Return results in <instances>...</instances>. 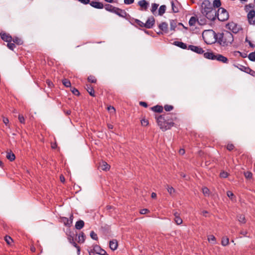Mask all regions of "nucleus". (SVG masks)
Returning <instances> with one entry per match:
<instances>
[{"label": "nucleus", "mask_w": 255, "mask_h": 255, "mask_svg": "<svg viewBox=\"0 0 255 255\" xmlns=\"http://www.w3.org/2000/svg\"><path fill=\"white\" fill-rule=\"evenodd\" d=\"M241 67L240 68V69L241 70L243 71H245V72H246L247 73H248L249 71H251V70L249 68L243 66H241Z\"/></svg>", "instance_id": "nucleus-51"}, {"label": "nucleus", "mask_w": 255, "mask_h": 255, "mask_svg": "<svg viewBox=\"0 0 255 255\" xmlns=\"http://www.w3.org/2000/svg\"><path fill=\"white\" fill-rule=\"evenodd\" d=\"M71 92H72V93L75 95H77V96H78L80 94V93L79 92V91L75 88H73L72 89H71Z\"/></svg>", "instance_id": "nucleus-53"}, {"label": "nucleus", "mask_w": 255, "mask_h": 255, "mask_svg": "<svg viewBox=\"0 0 255 255\" xmlns=\"http://www.w3.org/2000/svg\"><path fill=\"white\" fill-rule=\"evenodd\" d=\"M221 5V2L220 0H214L213 3V6L214 7V8H218Z\"/></svg>", "instance_id": "nucleus-33"}, {"label": "nucleus", "mask_w": 255, "mask_h": 255, "mask_svg": "<svg viewBox=\"0 0 255 255\" xmlns=\"http://www.w3.org/2000/svg\"><path fill=\"white\" fill-rule=\"evenodd\" d=\"M220 177L222 178H226L228 176V174L227 172L225 171H222L220 173Z\"/></svg>", "instance_id": "nucleus-55"}, {"label": "nucleus", "mask_w": 255, "mask_h": 255, "mask_svg": "<svg viewBox=\"0 0 255 255\" xmlns=\"http://www.w3.org/2000/svg\"><path fill=\"white\" fill-rule=\"evenodd\" d=\"M215 60H217L222 62L224 63H228V61H229V60L227 57H226L221 54H216L215 55Z\"/></svg>", "instance_id": "nucleus-9"}, {"label": "nucleus", "mask_w": 255, "mask_h": 255, "mask_svg": "<svg viewBox=\"0 0 255 255\" xmlns=\"http://www.w3.org/2000/svg\"><path fill=\"white\" fill-rule=\"evenodd\" d=\"M7 46L9 49L11 50H13L15 47V44L13 43H11V42L7 43Z\"/></svg>", "instance_id": "nucleus-46"}, {"label": "nucleus", "mask_w": 255, "mask_h": 255, "mask_svg": "<svg viewBox=\"0 0 255 255\" xmlns=\"http://www.w3.org/2000/svg\"><path fill=\"white\" fill-rule=\"evenodd\" d=\"M237 220L241 223L245 224L246 223V219L245 216L243 215H238Z\"/></svg>", "instance_id": "nucleus-26"}, {"label": "nucleus", "mask_w": 255, "mask_h": 255, "mask_svg": "<svg viewBox=\"0 0 255 255\" xmlns=\"http://www.w3.org/2000/svg\"><path fill=\"white\" fill-rule=\"evenodd\" d=\"M159 5L158 4H157V3H152L151 4V12L154 15H156L157 12H156V10L158 7Z\"/></svg>", "instance_id": "nucleus-27"}, {"label": "nucleus", "mask_w": 255, "mask_h": 255, "mask_svg": "<svg viewBox=\"0 0 255 255\" xmlns=\"http://www.w3.org/2000/svg\"><path fill=\"white\" fill-rule=\"evenodd\" d=\"M227 27L234 33H238L240 29L239 25L234 22L229 23L227 24Z\"/></svg>", "instance_id": "nucleus-6"}, {"label": "nucleus", "mask_w": 255, "mask_h": 255, "mask_svg": "<svg viewBox=\"0 0 255 255\" xmlns=\"http://www.w3.org/2000/svg\"><path fill=\"white\" fill-rule=\"evenodd\" d=\"M18 120L21 123H24V118L23 116L19 115L18 116Z\"/></svg>", "instance_id": "nucleus-57"}, {"label": "nucleus", "mask_w": 255, "mask_h": 255, "mask_svg": "<svg viewBox=\"0 0 255 255\" xmlns=\"http://www.w3.org/2000/svg\"><path fill=\"white\" fill-rule=\"evenodd\" d=\"M170 29L171 30H175V29L177 26V22L174 20H171L170 21Z\"/></svg>", "instance_id": "nucleus-34"}, {"label": "nucleus", "mask_w": 255, "mask_h": 255, "mask_svg": "<svg viewBox=\"0 0 255 255\" xmlns=\"http://www.w3.org/2000/svg\"><path fill=\"white\" fill-rule=\"evenodd\" d=\"M227 195L228 196V197L229 198H230V199L233 201V202H236V197L234 195V194H233V193L230 191H228L227 192Z\"/></svg>", "instance_id": "nucleus-28"}, {"label": "nucleus", "mask_w": 255, "mask_h": 255, "mask_svg": "<svg viewBox=\"0 0 255 255\" xmlns=\"http://www.w3.org/2000/svg\"><path fill=\"white\" fill-rule=\"evenodd\" d=\"M245 176L246 178H251L252 177V173L251 172L247 171L244 173Z\"/></svg>", "instance_id": "nucleus-50"}, {"label": "nucleus", "mask_w": 255, "mask_h": 255, "mask_svg": "<svg viewBox=\"0 0 255 255\" xmlns=\"http://www.w3.org/2000/svg\"><path fill=\"white\" fill-rule=\"evenodd\" d=\"M78 1L81 3H82L83 4H85L90 3L91 2L90 0H78Z\"/></svg>", "instance_id": "nucleus-59"}, {"label": "nucleus", "mask_w": 255, "mask_h": 255, "mask_svg": "<svg viewBox=\"0 0 255 255\" xmlns=\"http://www.w3.org/2000/svg\"><path fill=\"white\" fill-rule=\"evenodd\" d=\"M148 212H149V210L147 209H141L140 211L141 214H145Z\"/></svg>", "instance_id": "nucleus-58"}, {"label": "nucleus", "mask_w": 255, "mask_h": 255, "mask_svg": "<svg viewBox=\"0 0 255 255\" xmlns=\"http://www.w3.org/2000/svg\"><path fill=\"white\" fill-rule=\"evenodd\" d=\"M189 47L190 49L197 53L202 54L204 52L203 49L199 46L190 45Z\"/></svg>", "instance_id": "nucleus-10"}, {"label": "nucleus", "mask_w": 255, "mask_h": 255, "mask_svg": "<svg viewBox=\"0 0 255 255\" xmlns=\"http://www.w3.org/2000/svg\"><path fill=\"white\" fill-rule=\"evenodd\" d=\"M108 110L112 114H114L115 113V109L114 107L112 106H109L108 107Z\"/></svg>", "instance_id": "nucleus-54"}, {"label": "nucleus", "mask_w": 255, "mask_h": 255, "mask_svg": "<svg viewBox=\"0 0 255 255\" xmlns=\"http://www.w3.org/2000/svg\"><path fill=\"white\" fill-rule=\"evenodd\" d=\"M62 83L66 87H69L71 86V83L70 81L66 79L63 80Z\"/></svg>", "instance_id": "nucleus-42"}, {"label": "nucleus", "mask_w": 255, "mask_h": 255, "mask_svg": "<svg viewBox=\"0 0 255 255\" xmlns=\"http://www.w3.org/2000/svg\"><path fill=\"white\" fill-rule=\"evenodd\" d=\"M104 7L105 9L107 11L114 12V10H116V7L113 6V5L110 4H106Z\"/></svg>", "instance_id": "nucleus-24"}, {"label": "nucleus", "mask_w": 255, "mask_h": 255, "mask_svg": "<svg viewBox=\"0 0 255 255\" xmlns=\"http://www.w3.org/2000/svg\"><path fill=\"white\" fill-rule=\"evenodd\" d=\"M215 54L213 52H206L204 53L205 58L211 60H215Z\"/></svg>", "instance_id": "nucleus-19"}, {"label": "nucleus", "mask_w": 255, "mask_h": 255, "mask_svg": "<svg viewBox=\"0 0 255 255\" xmlns=\"http://www.w3.org/2000/svg\"><path fill=\"white\" fill-rule=\"evenodd\" d=\"M99 167L102 170L104 171H108L110 168V165L104 161H102L100 163Z\"/></svg>", "instance_id": "nucleus-14"}, {"label": "nucleus", "mask_w": 255, "mask_h": 255, "mask_svg": "<svg viewBox=\"0 0 255 255\" xmlns=\"http://www.w3.org/2000/svg\"><path fill=\"white\" fill-rule=\"evenodd\" d=\"M155 22V20L153 17L151 16L149 17L146 21L145 23H142V24H144V27L147 28H151Z\"/></svg>", "instance_id": "nucleus-8"}, {"label": "nucleus", "mask_w": 255, "mask_h": 255, "mask_svg": "<svg viewBox=\"0 0 255 255\" xmlns=\"http://www.w3.org/2000/svg\"><path fill=\"white\" fill-rule=\"evenodd\" d=\"M86 89L89 94L92 97H95V91L93 87H92L90 85H86Z\"/></svg>", "instance_id": "nucleus-18"}, {"label": "nucleus", "mask_w": 255, "mask_h": 255, "mask_svg": "<svg viewBox=\"0 0 255 255\" xmlns=\"http://www.w3.org/2000/svg\"><path fill=\"white\" fill-rule=\"evenodd\" d=\"M249 59L252 61H255V52H252L248 56Z\"/></svg>", "instance_id": "nucleus-45"}, {"label": "nucleus", "mask_w": 255, "mask_h": 255, "mask_svg": "<svg viewBox=\"0 0 255 255\" xmlns=\"http://www.w3.org/2000/svg\"><path fill=\"white\" fill-rule=\"evenodd\" d=\"M102 249L98 245H96L93 247V249L89 251L90 255H94V253L99 254Z\"/></svg>", "instance_id": "nucleus-15"}, {"label": "nucleus", "mask_w": 255, "mask_h": 255, "mask_svg": "<svg viewBox=\"0 0 255 255\" xmlns=\"http://www.w3.org/2000/svg\"><path fill=\"white\" fill-rule=\"evenodd\" d=\"M90 4L92 7L98 9H102L104 7L103 3L99 1H92L90 2Z\"/></svg>", "instance_id": "nucleus-11"}, {"label": "nucleus", "mask_w": 255, "mask_h": 255, "mask_svg": "<svg viewBox=\"0 0 255 255\" xmlns=\"http://www.w3.org/2000/svg\"><path fill=\"white\" fill-rule=\"evenodd\" d=\"M88 81L89 82H91V83H95L96 82L97 79H96V78L94 76L91 75V76L88 77Z\"/></svg>", "instance_id": "nucleus-41"}, {"label": "nucleus", "mask_w": 255, "mask_h": 255, "mask_svg": "<svg viewBox=\"0 0 255 255\" xmlns=\"http://www.w3.org/2000/svg\"><path fill=\"white\" fill-rule=\"evenodd\" d=\"M247 233H248V232L246 231H242L240 232V234L243 235L244 236H247Z\"/></svg>", "instance_id": "nucleus-64"}, {"label": "nucleus", "mask_w": 255, "mask_h": 255, "mask_svg": "<svg viewBox=\"0 0 255 255\" xmlns=\"http://www.w3.org/2000/svg\"><path fill=\"white\" fill-rule=\"evenodd\" d=\"M61 221L65 226H70L72 224L71 220H69L66 217H62L61 218Z\"/></svg>", "instance_id": "nucleus-21"}, {"label": "nucleus", "mask_w": 255, "mask_h": 255, "mask_svg": "<svg viewBox=\"0 0 255 255\" xmlns=\"http://www.w3.org/2000/svg\"><path fill=\"white\" fill-rule=\"evenodd\" d=\"M247 18L250 24L255 25V10H251L247 14Z\"/></svg>", "instance_id": "nucleus-7"}, {"label": "nucleus", "mask_w": 255, "mask_h": 255, "mask_svg": "<svg viewBox=\"0 0 255 255\" xmlns=\"http://www.w3.org/2000/svg\"><path fill=\"white\" fill-rule=\"evenodd\" d=\"M197 22V19L194 16H192L189 21V24L190 26H194Z\"/></svg>", "instance_id": "nucleus-31"}, {"label": "nucleus", "mask_w": 255, "mask_h": 255, "mask_svg": "<svg viewBox=\"0 0 255 255\" xmlns=\"http://www.w3.org/2000/svg\"><path fill=\"white\" fill-rule=\"evenodd\" d=\"M3 122L5 124V125H7L9 123V120L6 118H4L3 119Z\"/></svg>", "instance_id": "nucleus-63"}, {"label": "nucleus", "mask_w": 255, "mask_h": 255, "mask_svg": "<svg viewBox=\"0 0 255 255\" xmlns=\"http://www.w3.org/2000/svg\"><path fill=\"white\" fill-rule=\"evenodd\" d=\"M201 12L209 20H214L217 17V10L209 0H204L201 5Z\"/></svg>", "instance_id": "nucleus-1"}, {"label": "nucleus", "mask_w": 255, "mask_h": 255, "mask_svg": "<svg viewBox=\"0 0 255 255\" xmlns=\"http://www.w3.org/2000/svg\"><path fill=\"white\" fill-rule=\"evenodd\" d=\"M174 220L175 223L178 225L182 223V220L179 216H176Z\"/></svg>", "instance_id": "nucleus-44"}, {"label": "nucleus", "mask_w": 255, "mask_h": 255, "mask_svg": "<svg viewBox=\"0 0 255 255\" xmlns=\"http://www.w3.org/2000/svg\"><path fill=\"white\" fill-rule=\"evenodd\" d=\"M208 241L212 244H215L216 243V238L215 236L212 235L208 236Z\"/></svg>", "instance_id": "nucleus-30"}, {"label": "nucleus", "mask_w": 255, "mask_h": 255, "mask_svg": "<svg viewBox=\"0 0 255 255\" xmlns=\"http://www.w3.org/2000/svg\"><path fill=\"white\" fill-rule=\"evenodd\" d=\"M4 240L6 242V243H7V244L9 246L11 245V244L13 242V240H12V238L10 236H5Z\"/></svg>", "instance_id": "nucleus-35"}, {"label": "nucleus", "mask_w": 255, "mask_h": 255, "mask_svg": "<svg viewBox=\"0 0 255 255\" xmlns=\"http://www.w3.org/2000/svg\"><path fill=\"white\" fill-rule=\"evenodd\" d=\"M99 255H108L107 254L105 250H103V249H102V250H101V251L100 252V253H99Z\"/></svg>", "instance_id": "nucleus-62"}, {"label": "nucleus", "mask_w": 255, "mask_h": 255, "mask_svg": "<svg viewBox=\"0 0 255 255\" xmlns=\"http://www.w3.org/2000/svg\"><path fill=\"white\" fill-rule=\"evenodd\" d=\"M134 2V0H124V2L126 4H130Z\"/></svg>", "instance_id": "nucleus-60"}, {"label": "nucleus", "mask_w": 255, "mask_h": 255, "mask_svg": "<svg viewBox=\"0 0 255 255\" xmlns=\"http://www.w3.org/2000/svg\"><path fill=\"white\" fill-rule=\"evenodd\" d=\"M151 110L155 112L161 113L163 111V107L161 106L157 105L151 107Z\"/></svg>", "instance_id": "nucleus-22"}, {"label": "nucleus", "mask_w": 255, "mask_h": 255, "mask_svg": "<svg viewBox=\"0 0 255 255\" xmlns=\"http://www.w3.org/2000/svg\"><path fill=\"white\" fill-rule=\"evenodd\" d=\"M90 236L92 239L95 240H97L98 239L97 235L94 231L91 232Z\"/></svg>", "instance_id": "nucleus-48"}, {"label": "nucleus", "mask_w": 255, "mask_h": 255, "mask_svg": "<svg viewBox=\"0 0 255 255\" xmlns=\"http://www.w3.org/2000/svg\"><path fill=\"white\" fill-rule=\"evenodd\" d=\"M148 121L145 119H143L141 120V124L142 126H147L148 125Z\"/></svg>", "instance_id": "nucleus-49"}, {"label": "nucleus", "mask_w": 255, "mask_h": 255, "mask_svg": "<svg viewBox=\"0 0 255 255\" xmlns=\"http://www.w3.org/2000/svg\"><path fill=\"white\" fill-rule=\"evenodd\" d=\"M217 38L220 45L223 46L231 44L234 40L233 34L228 31H224L221 33H219Z\"/></svg>", "instance_id": "nucleus-3"}, {"label": "nucleus", "mask_w": 255, "mask_h": 255, "mask_svg": "<svg viewBox=\"0 0 255 255\" xmlns=\"http://www.w3.org/2000/svg\"><path fill=\"white\" fill-rule=\"evenodd\" d=\"M12 41L14 43H15L18 45H21L22 44V41L21 39L17 37H14L13 38H12Z\"/></svg>", "instance_id": "nucleus-37"}, {"label": "nucleus", "mask_w": 255, "mask_h": 255, "mask_svg": "<svg viewBox=\"0 0 255 255\" xmlns=\"http://www.w3.org/2000/svg\"><path fill=\"white\" fill-rule=\"evenodd\" d=\"M138 3L140 7L146 9L148 3L145 0H140L138 1Z\"/></svg>", "instance_id": "nucleus-32"}, {"label": "nucleus", "mask_w": 255, "mask_h": 255, "mask_svg": "<svg viewBox=\"0 0 255 255\" xmlns=\"http://www.w3.org/2000/svg\"><path fill=\"white\" fill-rule=\"evenodd\" d=\"M85 241V236L83 233H81L78 236V242L83 243Z\"/></svg>", "instance_id": "nucleus-40"}, {"label": "nucleus", "mask_w": 255, "mask_h": 255, "mask_svg": "<svg viewBox=\"0 0 255 255\" xmlns=\"http://www.w3.org/2000/svg\"><path fill=\"white\" fill-rule=\"evenodd\" d=\"M202 192L205 196H209L210 195V190L208 188L206 187H204L202 188Z\"/></svg>", "instance_id": "nucleus-39"}, {"label": "nucleus", "mask_w": 255, "mask_h": 255, "mask_svg": "<svg viewBox=\"0 0 255 255\" xmlns=\"http://www.w3.org/2000/svg\"><path fill=\"white\" fill-rule=\"evenodd\" d=\"M197 22L200 25H204L206 23V19L204 17L197 18Z\"/></svg>", "instance_id": "nucleus-36"}, {"label": "nucleus", "mask_w": 255, "mask_h": 255, "mask_svg": "<svg viewBox=\"0 0 255 255\" xmlns=\"http://www.w3.org/2000/svg\"><path fill=\"white\" fill-rule=\"evenodd\" d=\"M72 243H71V244L77 249V252H78V254H79L80 253V248L79 246H77V244L74 241L73 239H72Z\"/></svg>", "instance_id": "nucleus-52"}, {"label": "nucleus", "mask_w": 255, "mask_h": 255, "mask_svg": "<svg viewBox=\"0 0 255 255\" xmlns=\"http://www.w3.org/2000/svg\"><path fill=\"white\" fill-rule=\"evenodd\" d=\"M166 9V6L165 5H161L158 11V14L159 15H162L165 12Z\"/></svg>", "instance_id": "nucleus-25"}, {"label": "nucleus", "mask_w": 255, "mask_h": 255, "mask_svg": "<svg viewBox=\"0 0 255 255\" xmlns=\"http://www.w3.org/2000/svg\"><path fill=\"white\" fill-rule=\"evenodd\" d=\"M218 35L212 29L205 30L202 33L204 41L208 44L214 43L218 39Z\"/></svg>", "instance_id": "nucleus-4"}, {"label": "nucleus", "mask_w": 255, "mask_h": 255, "mask_svg": "<svg viewBox=\"0 0 255 255\" xmlns=\"http://www.w3.org/2000/svg\"><path fill=\"white\" fill-rule=\"evenodd\" d=\"M234 148V145L233 144H228L227 145V148L229 151L232 150Z\"/></svg>", "instance_id": "nucleus-56"}, {"label": "nucleus", "mask_w": 255, "mask_h": 255, "mask_svg": "<svg viewBox=\"0 0 255 255\" xmlns=\"http://www.w3.org/2000/svg\"><path fill=\"white\" fill-rule=\"evenodd\" d=\"M0 36L1 39L6 42H10L12 41V37L9 34L1 33Z\"/></svg>", "instance_id": "nucleus-12"}, {"label": "nucleus", "mask_w": 255, "mask_h": 255, "mask_svg": "<svg viewBox=\"0 0 255 255\" xmlns=\"http://www.w3.org/2000/svg\"><path fill=\"white\" fill-rule=\"evenodd\" d=\"M84 226V222L82 220H79L76 223L75 228L78 230H80L83 228Z\"/></svg>", "instance_id": "nucleus-23"}, {"label": "nucleus", "mask_w": 255, "mask_h": 255, "mask_svg": "<svg viewBox=\"0 0 255 255\" xmlns=\"http://www.w3.org/2000/svg\"><path fill=\"white\" fill-rule=\"evenodd\" d=\"M170 114L160 115L156 118V122L160 128L163 131L170 129L174 126L172 122H168L170 119Z\"/></svg>", "instance_id": "nucleus-2"}, {"label": "nucleus", "mask_w": 255, "mask_h": 255, "mask_svg": "<svg viewBox=\"0 0 255 255\" xmlns=\"http://www.w3.org/2000/svg\"><path fill=\"white\" fill-rule=\"evenodd\" d=\"M174 44L182 49H186L187 45L185 43L180 42V41H175L174 42Z\"/></svg>", "instance_id": "nucleus-29"}, {"label": "nucleus", "mask_w": 255, "mask_h": 255, "mask_svg": "<svg viewBox=\"0 0 255 255\" xmlns=\"http://www.w3.org/2000/svg\"><path fill=\"white\" fill-rule=\"evenodd\" d=\"M139 105L141 106H143L145 108H147V104L146 103V102H139Z\"/></svg>", "instance_id": "nucleus-61"}, {"label": "nucleus", "mask_w": 255, "mask_h": 255, "mask_svg": "<svg viewBox=\"0 0 255 255\" xmlns=\"http://www.w3.org/2000/svg\"><path fill=\"white\" fill-rule=\"evenodd\" d=\"M229 244V239L227 237L223 238L222 240V245L226 246Z\"/></svg>", "instance_id": "nucleus-43"}, {"label": "nucleus", "mask_w": 255, "mask_h": 255, "mask_svg": "<svg viewBox=\"0 0 255 255\" xmlns=\"http://www.w3.org/2000/svg\"><path fill=\"white\" fill-rule=\"evenodd\" d=\"M158 27L164 33H167L168 32V24L166 22L161 23L159 24Z\"/></svg>", "instance_id": "nucleus-13"}, {"label": "nucleus", "mask_w": 255, "mask_h": 255, "mask_svg": "<svg viewBox=\"0 0 255 255\" xmlns=\"http://www.w3.org/2000/svg\"><path fill=\"white\" fill-rule=\"evenodd\" d=\"M164 108L166 111L169 112L173 110V107L171 105H166Z\"/></svg>", "instance_id": "nucleus-47"}, {"label": "nucleus", "mask_w": 255, "mask_h": 255, "mask_svg": "<svg viewBox=\"0 0 255 255\" xmlns=\"http://www.w3.org/2000/svg\"><path fill=\"white\" fill-rule=\"evenodd\" d=\"M6 157L10 161H13L15 158L14 154L12 153L11 151L6 152Z\"/></svg>", "instance_id": "nucleus-20"}, {"label": "nucleus", "mask_w": 255, "mask_h": 255, "mask_svg": "<svg viewBox=\"0 0 255 255\" xmlns=\"http://www.w3.org/2000/svg\"><path fill=\"white\" fill-rule=\"evenodd\" d=\"M166 189H167V190L168 192L171 195H172L175 192V189L172 187H171V186H169V185H167L166 186Z\"/></svg>", "instance_id": "nucleus-38"}, {"label": "nucleus", "mask_w": 255, "mask_h": 255, "mask_svg": "<svg viewBox=\"0 0 255 255\" xmlns=\"http://www.w3.org/2000/svg\"><path fill=\"white\" fill-rule=\"evenodd\" d=\"M114 13L123 17H125L127 15V13L124 10L121 9L117 7L116 10H114Z\"/></svg>", "instance_id": "nucleus-16"}, {"label": "nucleus", "mask_w": 255, "mask_h": 255, "mask_svg": "<svg viewBox=\"0 0 255 255\" xmlns=\"http://www.w3.org/2000/svg\"><path fill=\"white\" fill-rule=\"evenodd\" d=\"M217 17L220 21H225L229 17L228 12L225 8L222 7L219 8L217 11Z\"/></svg>", "instance_id": "nucleus-5"}, {"label": "nucleus", "mask_w": 255, "mask_h": 255, "mask_svg": "<svg viewBox=\"0 0 255 255\" xmlns=\"http://www.w3.org/2000/svg\"><path fill=\"white\" fill-rule=\"evenodd\" d=\"M118 242L116 240H113L110 242V248L113 251H115L117 249Z\"/></svg>", "instance_id": "nucleus-17"}]
</instances>
